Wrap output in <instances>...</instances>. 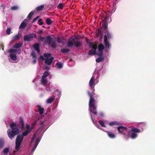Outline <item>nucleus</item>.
Returning <instances> with one entry per match:
<instances>
[{
  "mask_svg": "<svg viewBox=\"0 0 155 155\" xmlns=\"http://www.w3.org/2000/svg\"><path fill=\"white\" fill-rule=\"evenodd\" d=\"M19 122L20 124H18L14 122L12 123L10 126L11 129H9L7 131L8 136L11 140H12L15 136L19 134V131L18 128L22 130L24 127V123L21 116L19 118Z\"/></svg>",
  "mask_w": 155,
  "mask_h": 155,
  "instance_id": "obj_1",
  "label": "nucleus"
},
{
  "mask_svg": "<svg viewBox=\"0 0 155 155\" xmlns=\"http://www.w3.org/2000/svg\"><path fill=\"white\" fill-rule=\"evenodd\" d=\"M79 39L77 37L70 38L68 40L67 46L69 48H72L74 45L76 48L80 47L82 45V42L79 41Z\"/></svg>",
  "mask_w": 155,
  "mask_h": 155,
  "instance_id": "obj_2",
  "label": "nucleus"
},
{
  "mask_svg": "<svg viewBox=\"0 0 155 155\" xmlns=\"http://www.w3.org/2000/svg\"><path fill=\"white\" fill-rule=\"evenodd\" d=\"M88 95L90 97V100L89 101V110L91 112H93L94 114H97L96 111V107L95 106L94 102L95 100L94 98L93 97L92 94L90 91H88L87 92Z\"/></svg>",
  "mask_w": 155,
  "mask_h": 155,
  "instance_id": "obj_3",
  "label": "nucleus"
},
{
  "mask_svg": "<svg viewBox=\"0 0 155 155\" xmlns=\"http://www.w3.org/2000/svg\"><path fill=\"white\" fill-rule=\"evenodd\" d=\"M24 137L21 134H18L16 139L15 140V149L16 151H14L13 153H15L16 151H18L20 148V146L23 140Z\"/></svg>",
  "mask_w": 155,
  "mask_h": 155,
  "instance_id": "obj_4",
  "label": "nucleus"
},
{
  "mask_svg": "<svg viewBox=\"0 0 155 155\" xmlns=\"http://www.w3.org/2000/svg\"><path fill=\"white\" fill-rule=\"evenodd\" d=\"M44 43L45 45H51L53 48H55L57 47V44L55 41L53 40V38L50 36H47L45 40L44 41Z\"/></svg>",
  "mask_w": 155,
  "mask_h": 155,
  "instance_id": "obj_5",
  "label": "nucleus"
},
{
  "mask_svg": "<svg viewBox=\"0 0 155 155\" xmlns=\"http://www.w3.org/2000/svg\"><path fill=\"white\" fill-rule=\"evenodd\" d=\"M36 35L34 33H30L24 36V40L25 41L29 42L31 41L33 38H35Z\"/></svg>",
  "mask_w": 155,
  "mask_h": 155,
  "instance_id": "obj_6",
  "label": "nucleus"
},
{
  "mask_svg": "<svg viewBox=\"0 0 155 155\" xmlns=\"http://www.w3.org/2000/svg\"><path fill=\"white\" fill-rule=\"evenodd\" d=\"M108 16L106 15L103 20L102 27L104 29L105 31H107L108 29V23H107Z\"/></svg>",
  "mask_w": 155,
  "mask_h": 155,
  "instance_id": "obj_7",
  "label": "nucleus"
},
{
  "mask_svg": "<svg viewBox=\"0 0 155 155\" xmlns=\"http://www.w3.org/2000/svg\"><path fill=\"white\" fill-rule=\"evenodd\" d=\"M127 127H124L123 126H120L117 127V130L119 132L122 134H124L125 135L126 133H124V130H125L127 131Z\"/></svg>",
  "mask_w": 155,
  "mask_h": 155,
  "instance_id": "obj_8",
  "label": "nucleus"
},
{
  "mask_svg": "<svg viewBox=\"0 0 155 155\" xmlns=\"http://www.w3.org/2000/svg\"><path fill=\"white\" fill-rule=\"evenodd\" d=\"M54 59V58L53 57H50L49 59L46 58L45 60V63L47 65H50Z\"/></svg>",
  "mask_w": 155,
  "mask_h": 155,
  "instance_id": "obj_9",
  "label": "nucleus"
},
{
  "mask_svg": "<svg viewBox=\"0 0 155 155\" xmlns=\"http://www.w3.org/2000/svg\"><path fill=\"white\" fill-rule=\"evenodd\" d=\"M96 35L97 37H99V36H101V38H102L103 35L102 31L100 28L97 29L96 32Z\"/></svg>",
  "mask_w": 155,
  "mask_h": 155,
  "instance_id": "obj_10",
  "label": "nucleus"
},
{
  "mask_svg": "<svg viewBox=\"0 0 155 155\" xmlns=\"http://www.w3.org/2000/svg\"><path fill=\"white\" fill-rule=\"evenodd\" d=\"M104 41L105 46L108 49L110 47V43L108 41L106 35H104Z\"/></svg>",
  "mask_w": 155,
  "mask_h": 155,
  "instance_id": "obj_11",
  "label": "nucleus"
},
{
  "mask_svg": "<svg viewBox=\"0 0 155 155\" xmlns=\"http://www.w3.org/2000/svg\"><path fill=\"white\" fill-rule=\"evenodd\" d=\"M94 77L93 76L91 78V79L89 81V86L91 88H92L93 87H94V85L95 84H94Z\"/></svg>",
  "mask_w": 155,
  "mask_h": 155,
  "instance_id": "obj_12",
  "label": "nucleus"
},
{
  "mask_svg": "<svg viewBox=\"0 0 155 155\" xmlns=\"http://www.w3.org/2000/svg\"><path fill=\"white\" fill-rule=\"evenodd\" d=\"M33 47L38 52H39L40 51L39 49L40 46L39 45L38 43H36L34 44L33 45Z\"/></svg>",
  "mask_w": 155,
  "mask_h": 155,
  "instance_id": "obj_13",
  "label": "nucleus"
},
{
  "mask_svg": "<svg viewBox=\"0 0 155 155\" xmlns=\"http://www.w3.org/2000/svg\"><path fill=\"white\" fill-rule=\"evenodd\" d=\"M105 33L104 35H106V38H108L109 39H110L112 37V34L111 33L109 32L108 30L106 31H105Z\"/></svg>",
  "mask_w": 155,
  "mask_h": 155,
  "instance_id": "obj_14",
  "label": "nucleus"
},
{
  "mask_svg": "<svg viewBox=\"0 0 155 155\" xmlns=\"http://www.w3.org/2000/svg\"><path fill=\"white\" fill-rule=\"evenodd\" d=\"M107 134L108 136L111 138H113L115 137V135L114 133H112L111 132L107 131Z\"/></svg>",
  "mask_w": 155,
  "mask_h": 155,
  "instance_id": "obj_15",
  "label": "nucleus"
},
{
  "mask_svg": "<svg viewBox=\"0 0 155 155\" xmlns=\"http://www.w3.org/2000/svg\"><path fill=\"white\" fill-rule=\"evenodd\" d=\"M109 125L111 126H113L114 125H120V123L117 121H114L109 123Z\"/></svg>",
  "mask_w": 155,
  "mask_h": 155,
  "instance_id": "obj_16",
  "label": "nucleus"
},
{
  "mask_svg": "<svg viewBox=\"0 0 155 155\" xmlns=\"http://www.w3.org/2000/svg\"><path fill=\"white\" fill-rule=\"evenodd\" d=\"M104 48V46L102 44H99L98 46V50L99 51H103Z\"/></svg>",
  "mask_w": 155,
  "mask_h": 155,
  "instance_id": "obj_17",
  "label": "nucleus"
},
{
  "mask_svg": "<svg viewBox=\"0 0 155 155\" xmlns=\"http://www.w3.org/2000/svg\"><path fill=\"white\" fill-rule=\"evenodd\" d=\"M22 43L21 42L16 43L13 45V47L15 48H18L21 47Z\"/></svg>",
  "mask_w": 155,
  "mask_h": 155,
  "instance_id": "obj_18",
  "label": "nucleus"
},
{
  "mask_svg": "<svg viewBox=\"0 0 155 155\" xmlns=\"http://www.w3.org/2000/svg\"><path fill=\"white\" fill-rule=\"evenodd\" d=\"M56 67L58 69H61L63 67V64L61 62H58L56 63Z\"/></svg>",
  "mask_w": 155,
  "mask_h": 155,
  "instance_id": "obj_19",
  "label": "nucleus"
},
{
  "mask_svg": "<svg viewBox=\"0 0 155 155\" xmlns=\"http://www.w3.org/2000/svg\"><path fill=\"white\" fill-rule=\"evenodd\" d=\"M26 26V24L24 21L22 22L21 24L19 27V28L24 29Z\"/></svg>",
  "mask_w": 155,
  "mask_h": 155,
  "instance_id": "obj_20",
  "label": "nucleus"
},
{
  "mask_svg": "<svg viewBox=\"0 0 155 155\" xmlns=\"http://www.w3.org/2000/svg\"><path fill=\"white\" fill-rule=\"evenodd\" d=\"M38 110L39 114H43L44 109L43 107H41L40 106H38Z\"/></svg>",
  "mask_w": 155,
  "mask_h": 155,
  "instance_id": "obj_21",
  "label": "nucleus"
},
{
  "mask_svg": "<svg viewBox=\"0 0 155 155\" xmlns=\"http://www.w3.org/2000/svg\"><path fill=\"white\" fill-rule=\"evenodd\" d=\"M54 87L51 85H49L48 87H46V90L48 91H52L54 89Z\"/></svg>",
  "mask_w": 155,
  "mask_h": 155,
  "instance_id": "obj_22",
  "label": "nucleus"
},
{
  "mask_svg": "<svg viewBox=\"0 0 155 155\" xmlns=\"http://www.w3.org/2000/svg\"><path fill=\"white\" fill-rule=\"evenodd\" d=\"M44 8V5H41L36 8L35 10L37 11H39L42 10Z\"/></svg>",
  "mask_w": 155,
  "mask_h": 155,
  "instance_id": "obj_23",
  "label": "nucleus"
},
{
  "mask_svg": "<svg viewBox=\"0 0 155 155\" xmlns=\"http://www.w3.org/2000/svg\"><path fill=\"white\" fill-rule=\"evenodd\" d=\"M44 122H41L40 124V127L38 129V130H43L44 129Z\"/></svg>",
  "mask_w": 155,
  "mask_h": 155,
  "instance_id": "obj_24",
  "label": "nucleus"
},
{
  "mask_svg": "<svg viewBox=\"0 0 155 155\" xmlns=\"http://www.w3.org/2000/svg\"><path fill=\"white\" fill-rule=\"evenodd\" d=\"M137 136V134L133 132L131 133L130 134V137L132 139L135 138Z\"/></svg>",
  "mask_w": 155,
  "mask_h": 155,
  "instance_id": "obj_25",
  "label": "nucleus"
},
{
  "mask_svg": "<svg viewBox=\"0 0 155 155\" xmlns=\"http://www.w3.org/2000/svg\"><path fill=\"white\" fill-rule=\"evenodd\" d=\"M131 131L134 133H140L141 132V130L140 129L137 128H132Z\"/></svg>",
  "mask_w": 155,
  "mask_h": 155,
  "instance_id": "obj_26",
  "label": "nucleus"
},
{
  "mask_svg": "<svg viewBox=\"0 0 155 155\" xmlns=\"http://www.w3.org/2000/svg\"><path fill=\"white\" fill-rule=\"evenodd\" d=\"M57 42L59 43H63L64 39L62 38L58 37L57 38Z\"/></svg>",
  "mask_w": 155,
  "mask_h": 155,
  "instance_id": "obj_27",
  "label": "nucleus"
},
{
  "mask_svg": "<svg viewBox=\"0 0 155 155\" xmlns=\"http://www.w3.org/2000/svg\"><path fill=\"white\" fill-rule=\"evenodd\" d=\"M4 140L3 139H0V148L1 149L4 146Z\"/></svg>",
  "mask_w": 155,
  "mask_h": 155,
  "instance_id": "obj_28",
  "label": "nucleus"
},
{
  "mask_svg": "<svg viewBox=\"0 0 155 155\" xmlns=\"http://www.w3.org/2000/svg\"><path fill=\"white\" fill-rule=\"evenodd\" d=\"M34 15V12L32 11L30 12L27 16V18L29 20H30L32 18V16Z\"/></svg>",
  "mask_w": 155,
  "mask_h": 155,
  "instance_id": "obj_29",
  "label": "nucleus"
},
{
  "mask_svg": "<svg viewBox=\"0 0 155 155\" xmlns=\"http://www.w3.org/2000/svg\"><path fill=\"white\" fill-rule=\"evenodd\" d=\"M31 129L29 130H26L25 132H23L21 135L23 137L24 136H26L29 133L31 132Z\"/></svg>",
  "mask_w": 155,
  "mask_h": 155,
  "instance_id": "obj_30",
  "label": "nucleus"
},
{
  "mask_svg": "<svg viewBox=\"0 0 155 155\" xmlns=\"http://www.w3.org/2000/svg\"><path fill=\"white\" fill-rule=\"evenodd\" d=\"M96 51L93 50H91L89 51L88 54L89 55H95V54H96Z\"/></svg>",
  "mask_w": 155,
  "mask_h": 155,
  "instance_id": "obj_31",
  "label": "nucleus"
},
{
  "mask_svg": "<svg viewBox=\"0 0 155 155\" xmlns=\"http://www.w3.org/2000/svg\"><path fill=\"white\" fill-rule=\"evenodd\" d=\"M10 57L13 60H16L17 59V57L16 55L13 54H10Z\"/></svg>",
  "mask_w": 155,
  "mask_h": 155,
  "instance_id": "obj_32",
  "label": "nucleus"
},
{
  "mask_svg": "<svg viewBox=\"0 0 155 155\" xmlns=\"http://www.w3.org/2000/svg\"><path fill=\"white\" fill-rule=\"evenodd\" d=\"M70 50L69 49L62 48L61 49V51L63 53H66L69 52Z\"/></svg>",
  "mask_w": 155,
  "mask_h": 155,
  "instance_id": "obj_33",
  "label": "nucleus"
},
{
  "mask_svg": "<svg viewBox=\"0 0 155 155\" xmlns=\"http://www.w3.org/2000/svg\"><path fill=\"white\" fill-rule=\"evenodd\" d=\"M49 74V73L47 71H46L44 73L42 78H45L48 76Z\"/></svg>",
  "mask_w": 155,
  "mask_h": 155,
  "instance_id": "obj_34",
  "label": "nucleus"
},
{
  "mask_svg": "<svg viewBox=\"0 0 155 155\" xmlns=\"http://www.w3.org/2000/svg\"><path fill=\"white\" fill-rule=\"evenodd\" d=\"M53 21L51 20L50 19L48 18L46 19V22L48 25H50L51 24Z\"/></svg>",
  "mask_w": 155,
  "mask_h": 155,
  "instance_id": "obj_35",
  "label": "nucleus"
},
{
  "mask_svg": "<svg viewBox=\"0 0 155 155\" xmlns=\"http://www.w3.org/2000/svg\"><path fill=\"white\" fill-rule=\"evenodd\" d=\"M54 99V98L53 97L49 98L47 101V103H51L53 102Z\"/></svg>",
  "mask_w": 155,
  "mask_h": 155,
  "instance_id": "obj_36",
  "label": "nucleus"
},
{
  "mask_svg": "<svg viewBox=\"0 0 155 155\" xmlns=\"http://www.w3.org/2000/svg\"><path fill=\"white\" fill-rule=\"evenodd\" d=\"M103 60V57H99L96 59V61L97 62L99 63L101 62Z\"/></svg>",
  "mask_w": 155,
  "mask_h": 155,
  "instance_id": "obj_37",
  "label": "nucleus"
},
{
  "mask_svg": "<svg viewBox=\"0 0 155 155\" xmlns=\"http://www.w3.org/2000/svg\"><path fill=\"white\" fill-rule=\"evenodd\" d=\"M9 151V149L8 148H6L3 150V153L5 154H7Z\"/></svg>",
  "mask_w": 155,
  "mask_h": 155,
  "instance_id": "obj_38",
  "label": "nucleus"
},
{
  "mask_svg": "<svg viewBox=\"0 0 155 155\" xmlns=\"http://www.w3.org/2000/svg\"><path fill=\"white\" fill-rule=\"evenodd\" d=\"M46 38L45 37H41L40 36L38 37V40H40L41 41H43L44 42V41H45V40Z\"/></svg>",
  "mask_w": 155,
  "mask_h": 155,
  "instance_id": "obj_39",
  "label": "nucleus"
},
{
  "mask_svg": "<svg viewBox=\"0 0 155 155\" xmlns=\"http://www.w3.org/2000/svg\"><path fill=\"white\" fill-rule=\"evenodd\" d=\"M99 123L100 124V125L102 127H106V126L104 124V122L101 120H100L98 121Z\"/></svg>",
  "mask_w": 155,
  "mask_h": 155,
  "instance_id": "obj_40",
  "label": "nucleus"
},
{
  "mask_svg": "<svg viewBox=\"0 0 155 155\" xmlns=\"http://www.w3.org/2000/svg\"><path fill=\"white\" fill-rule=\"evenodd\" d=\"M41 81L42 84H46L47 82V80L45 78H42Z\"/></svg>",
  "mask_w": 155,
  "mask_h": 155,
  "instance_id": "obj_41",
  "label": "nucleus"
},
{
  "mask_svg": "<svg viewBox=\"0 0 155 155\" xmlns=\"http://www.w3.org/2000/svg\"><path fill=\"white\" fill-rule=\"evenodd\" d=\"M18 9V7L17 6H14L11 7V9L12 10H16Z\"/></svg>",
  "mask_w": 155,
  "mask_h": 155,
  "instance_id": "obj_42",
  "label": "nucleus"
},
{
  "mask_svg": "<svg viewBox=\"0 0 155 155\" xmlns=\"http://www.w3.org/2000/svg\"><path fill=\"white\" fill-rule=\"evenodd\" d=\"M51 55L50 53H45L44 54V56L46 58H48L50 57Z\"/></svg>",
  "mask_w": 155,
  "mask_h": 155,
  "instance_id": "obj_43",
  "label": "nucleus"
},
{
  "mask_svg": "<svg viewBox=\"0 0 155 155\" xmlns=\"http://www.w3.org/2000/svg\"><path fill=\"white\" fill-rule=\"evenodd\" d=\"M17 50L15 49H11L9 50V51L10 53H15L17 52Z\"/></svg>",
  "mask_w": 155,
  "mask_h": 155,
  "instance_id": "obj_44",
  "label": "nucleus"
},
{
  "mask_svg": "<svg viewBox=\"0 0 155 155\" xmlns=\"http://www.w3.org/2000/svg\"><path fill=\"white\" fill-rule=\"evenodd\" d=\"M87 44L89 46L90 48H91V47L93 46L94 44L92 42H87Z\"/></svg>",
  "mask_w": 155,
  "mask_h": 155,
  "instance_id": "obj_45",
  "label": "nucleus"
},
{
  "mask_svg": "<svg viewBox=\"0 0 155 155\" xmlns=\"http://www.w3.org/2000/svg\"><path fill=\"white\" fill-rule=\"evenodd\" d=\"M57 8L60 9H62L63 8V5L62 3H60L58 5Z\"/></svg>",
  "mask_w": 155,
  "mask_h": 155,
  "instance_id": "obj_46",
  "label": "nucleus"
},
{
  "mask_svg": "<svg viewBox=\"0 0 155 155\" xmlns=\"http://www.w3.org/2000/svg\"><path fill=\"white\" fill-rule=\"evenodd\" d=\"M42 19H39L38 21V24L40 25H42L43 24V22L42 21Z\"/></svg>",
  "mask_w": 155,
  "mask_h": 155,
  "instance_id": "obj_47",
  "label": "nucleus"
},
{
  "mask_svg": "<svg viewBox=\"0 0 155 155\" xmlns=\"http://www.w3.org/2000/svg\"><path fill=\"white\" fill-rule=\"evenodd\" d=\"M31 55L34 58H37L36 54L34 52H33L31 53Z\"/></svg>",
  "mask_w": 155,
  "mask_h": 155,
  "instance_id": "obj_48",
  "label": "nucleus"
},
{
  "mask_svg": "<svg viewBox=\"0 0 155 155\" xmlns=\"http://www.w3.org/2000/svg\"><path fill=\"white\" fill-rule=\"evenodd\" d=\"M98 115L99 117L101 118H103L104 116V114L102 112H101L99 113L98 114Z\"/></svg>",
  "mask_w": 155,
  "mask_h": 155,
  "instance_id": "obj_49",
  "label": "nucleus"
},
{
  "mask_svg": "<svg viewBox=\"0 0 155 155\" xmlns=\"http://www.w3.org/2000/svg\"><path fill=\"white\" fill-rule=\"evenodd\" d=\"M40 140V139L39 138H37L35 140V144L38 145Z\"/></svg>",
  "mask_w": 155,
  "mask_h": 155,
  "instance_id": "obj_50",
  "label": "nucleus"
},
{
  "mask_svg": "<svg viewBox=\"0 0 155 155\" xmlns=\"http://www.w3.org/2000/svg\"><path fill=\"white\" fill-rule=\"evenodd\" d=\"M20 38V36H19V34L16 35L14 36V38L15 39H18Z\"/></svg>",
  "mask_w": 155,
  "mask_h": 155,
  "instance_id": "obj_51",
  "label": "nucleus"
},
{
  "mask_svg": "<svg viewBox=\"0 0 155 155\" xmlns=\"http://www.w3.org/2000/svg\"><path fill=\"white\" fill-rule=\"evenodd\" d=\"M11 29L10 28H8L6 30V33L7 35H9L10 34Z\"/></svg>",
  "mask_w": 155,
  "mask_h": 155,
  "instance_id": "obj_52",
  "label": "nucleus"
},
{
  "mask_svg": "<svg viewBox=\"0 0 155 155\" xmlns=\"http://www.w3.org/2000/svg\"><path fill=\"white\" fill-rule=\"evenodd\" d=\"M100 53L97 54L98 56L100 57H103V51H99Z\"/></svg>",
  "mask_w": 155,
  "mask_h": 155,
  "instance_id": "obj_53",
  "label": "nucleus"
},
{
  "mask_svg": "<svg viewBox=\"0 0 155 155\" xmlns=\"http://www.w3.org/2000/svg\"><path fill=\"white\" fill-rule=\"evenodd\" d=\"M35 137H36V134H33V137H32V139L31 140V143H32L33 142V141H34V140H35Z\"/></svg>",
  "mask_w": 155,
  "mask_h": 155,
  "instance_id": "obj_54",
  "label": "nucleus"
},
{
  "mask_svg": "<svg viewBox=\"0 0 155 155\" xmlns=\"http://www.w3.org/2000/svg\"><path fill=\"white\" fill-rule=\"evenodd\" d=\"M91 48H92L94 50L96 51L97 48V45L94 44Z\"/></svg>",
  "mask_w": 155,
  "mask_h": 155,
  "instance_id": "obj_55",
  "label": "nucleus"
},
{
  "mask_svg": "<svg viewBox=\"0 0 155 155\" xmlns=\"http://www.w3.org/2000/svg\"><path fill=\"white\" fill-rule=\"evenodd\" d=\"M39 16H38L35 18H34L32 22L33 23L36 21V20L39 18Z\"/></svg>",
  "mask_w": 155,
  "mask_h": 155,
  "instance_id": "obj_56",
  "label": "nucleus"
},
{
  "mask_svg": "<svg viewBox=\"0 0 155 155\" xmlns=\"http://www.w3.org/2000/svg\"><path fill=\"white\" fill-rule=\"evenodd\" d=\"M38 145H37V144H35L34 147L32 149V150L33 151H34V150H35V149L37 147Z\"/></svg>",
  "mask_w": 155,
  "mask_h": 155,
  "instance_id": "obj_57",
  "label": "nucleus"
},
{
  "mask_svg": "<svg viewBox=\"0 0 155 155\" xmlns=\"http://www.w3.org/2000/svg\"><path fill=\"white\" fill-rule=\"evenodd\" d=\"M26 128L28 130H29L30 129V126L27 124L26 126Z\"/></svg>",
  "mask_w": 155,
  "mask_h": 155,
  "instance_id": "obj_58",
  "label": "nucleus"
},
{
  "mask_svg": "<svg viewBox=\"0 0 155 155\" xmlns=\"http://www.w3.org/2000/svg\"><path fill=\"white\" fill-rule=\"evenodd\" d=\"M40 59L42 60L43 61H44L45 60L44 58L42 56H40Z\"/></svg>",
  "mask_w": 155,
  "mask_h": 155,
  "instance_id": "obj_59",
  "label": "nucleus"
},
{
  "mask_svg": "<svg viewBox=\"0 0 155 155\" xmlns=\"http://www.w3.org/2000/svg\"><path fill=\"white\" fill-rule=\"evenodd\" d=\"M142 124H143V125L144 126H145L146 124V123L145 122H140L139 124L140 125Z\"/></svg>",
  "mask_w": 155,
  "mask_h": 155,
  "instance_id": "obj_60",
  "label": "nucleus"
},
{
  "mask_svg": "<svg viewBox=\"0 0 155 155\" xmlns=\"http://www.w3.org/2000/svg\"><path fill=\"white\" fill-rule=\"evenodd\" d=\"M37 60L36 59H35L33 60V61L32 62L33 64H35L36 63Z\"/></svg>",
  "mask_w": 155,
  "mask_h": 155,
  "instance_id": "obj_61",
  "label": "nucleus"
},
{
  "mask_svg": "<svg viewBox=\"0 0 155 155\" xmlns=\"http://www.w3.org/2000/svg\"><path fill=\"white\" fill-rule=\"evenodd\" d=\"M43 32V31L42 30H41L38 33L39 34H41Z\"/></svg>",
  "mask_w": 155,
  "mask_h": 155,
  "instance_id": "obj_62",
  "label": "nucleus"
},
{
  "mask_svg": "<svg viewBox=\"0 0 155 155\" xmlns=\"http://www.w3.org/2000/svg\"><path fill=\"white\" fill-rule=\"evenodd\" d=\"M45 69L47 70H49V68L48 67H45Z\"/></svg>",
  "mask_w": 155,
  "mask_h": 155,
  "instance_id": "obj_63",
  "label": "nucleus"
},
{
  "mask_svg": "<svg viewBox=\"0 0 155 155\" xmlns=\"http://www.w3.org/2000/svg\"><path fill=\"white\" fill-rule=\"evenodd\" d=\"M36 124V123H33L32 124V126H35Z\"/></svg>",
  "mask_w": 155,
  "mask_h": 155,
  "instance_id": "obj_64",
  "label": "nucleus"
}]
</instances>
